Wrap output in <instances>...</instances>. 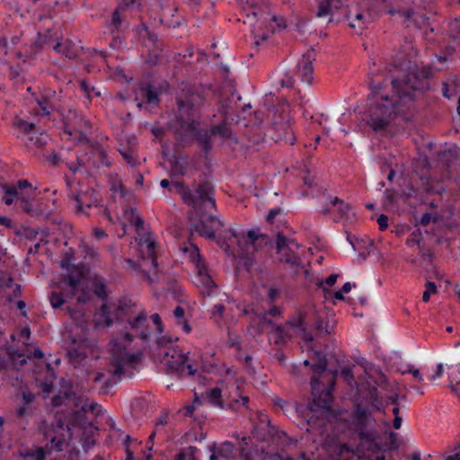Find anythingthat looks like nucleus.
I'll return each mask as SVG.
<instances>
[{"mask_svg":"<svg viewBox=\"0 0 460 460\" xmlns=\"http://www.w3.org/2000/svg\"><path fill=\"white\" fill-rule=\"evenodd\" d=\"M432 75V69L425 66L411 70L402 80L392 79L391 95L383 93V83L372 78L366 123L377 131L387 127L397 116L406 118L414 107L415 92L429 89V79Z\"/></svg>","mask_w":460,"mask_h":460,"instance_id":"nucleus-1","label":"nucleus"},{"mask_svg":"<svg viewBox=\"0 0 460 460\" xmlns=\"http://www.w3.org/2000/svg\"><path fill=\"white\" fill-rule=\"evenodd\" d=\"M116 318L120 322H127L133 333L126 332L122 339L116 337L111 341V360L108 371L116 381L106 380L102 393H107L117 381L122 377H132L139 362L141 354H131L127 351L126 344H129L134 336L146 340L149 333L146 331L147 316L144 312L134 314L126 299L119 300L116 310Z\"/></svg>","mask_w":460,"mask_h":460,"instance_id":"nucleus-2","label":"nucleus"},{"mask_svg":"<svg viewBox=\"0 0 460 460\" xmlns=\"http://www.w3.org/2000/svg\"><path fill=\"white\" fill-rule=\"evenodd\" d=\"M172 184L186 205L195 210L205 211L194 225V230L200 236L214 240L216 231L221 229L224 224L219 218L208 214L216 208L213 186L209 182H203L198 185L193 193L182 181H172Z\"/></svg>","mask_w":460,"mask_h":460,"instance_id":"nucleus-3","label":"nucleus"},{"mask_svg":"<svg viewBox=\"0 0 460 460\" xmlns=\"http://www.w3.org/2000/svg\"><path fill=\"white\" fill-rule=\"evenodd\" d=\"M288 323L294 327L299 328L303 332V341L305 343L303 348H305L308 350H312L314 355L316 357L317 361L312 366L314 374L321 375L323 373L327 368L328 360L323 353L314 349V337L310 332L306 331L305 314L300 312L298 314L297 319L289 321ZM311 387L313 395V406L321 410H328L331 406L332 390L334 387V381H332L328 387L324 388L317 395L316 394L320 390V378L319 376H314L311 378Z\"/></svg>","mask_w":460,"mask_h":460,"instance_id":"nucleus-4","label":"nucleus"},{"mask_svg":"<svg viewBox=\"0 0 460 460\" xmlns=\"http://www.w3.org/2000/svg\"><path fill=\"white\" fill-rule=\"evenodd\" d=\"M337 420L343 423L348 429L356 433L361 444H368L367 454L368 460H385V453L379 445L374 441L373 434L366 430L368 423L373 420L372 414L367 407L361 403H356L349 416H345L340 412Z\"/></svg>","mask_w":460,"mask_h":460,"instance_id":"nucleus-5","label":"nucleus"},{"mask_svg":"<svg viewBox=\"0 0 460 460\" xmlns=\"http://www.w3.org/2000/svg\"><path fill=\"white\" fill-rule=\"evenodd\" d=\"M188 355L189 353H184L174 347L164 348L162 361L167 367L169 373L183 376L187 370L189 376H194L198 370L188 363Z\"/></svg>","mask_w":460,"mask_h":460,"instance_id":"nucleus-6","label":"nucleus"},{"mask_svg":"<svg viewBox=\"0 0 460 460\" xmlns=\"http://www.w3.org/2000/svg\"><path fill=\"white\" fill-rule=\"evenodd\" d=\"M81 282L80 275H66L60 282V292L54 291L49 296V302L53 308H59L66 300L73 298L78 290Z\"/></svg>","mask_w":460,"mask_h":460,"instance_id":"nucleus-7","label":"nucleus"},{"mask_svg":"<svg viewBox=\"0 0 460 460\" xmlns=\"http://www.w3.org/2000/svg\"><path fill=\"white\" fill-rule=\"evenodd\" d=\"M204 102V96L188 85H183L176 97L179 111L185 114H190L192 111L200 108Z\"/></svg>","mask_w":460,"mask_h":460,"instance_id":"nucleus-8","label":"nucleus"},{"mask_svg":"<svg viewBox=\"0 0 460 460\" xmlns=\"http://www.w3.org/2000/svg\"><path fill=\"white\" fill-rule=\"evenodd\" d=\"M231 236L234 237L239 247V256L245 259V265L252 261V256L256 252L255 242L259 235L253 231L250 230L246 234L240 235L235 230H230Z\"/></svg>","mask_w":460,"mask_h":460,"instance_id":"nucleus-9","label":"nucleus"},{"mask_svg":"<svg viewBox=\"0 0 460 460\" xmlns=\"http://www.w3.org/2000/svg\"><path fill=\"white\" fill-rule=\"evenodd\" d=\"M313 317L311 328L316 336L332 334L334 332L336 321L332 315L325 311L313 310Z\"/></svg>","mask_w":460,"mask_h":460,"instance_id":"nucleus-10","label":"nucleus"},{"mask_svg":"<svg viewBox=\"0 0 460 460\" xmlns=\"http://www.w3.org/2000/svg\"><path fill=\"white\" fill-rule=\"evenodd\" d=\"M375 19V14L370 10L350 9L347 14L349 26L358 34L362 31Z\"/></svg>","mask_w":460,"mask_h":460,"instance_id":"nucleus-11","label":"nucleus"},{"mask_svg":"<svg viewBox=\"0 0 460 460\" xmlns=\"http://www.w3.org/2000/svg\"><path fill=\"white\" fill-rule=\"evenodd\" d=\"M290 244L297 246L295 241H288L287 237L281 234H277L276 249L279 260L293 266H298L301 263L300 258L291 251Z\"/></svg>","mask_w":460,"mask_h":460,"instance_id":"nucleus-12","label":"nucleus"},{"mask_svg":"<svg viewBox=\"0 0 460 460\" xmlns=\"http://www.w3.org/2000/svg\"><path fill=\"white\" fill-rule=\"evenodd\" d=\"M69 197L75 202V210L78 213L87 214V209L98 207L97 193L93 189L89 188L80 193L72 191Z\"/></svg>","mask_w":460,"mask_h":460,"instance_id":"nucleus-13","label":"nucleus"},{"mask_svg":"<svg viewBox=\"0 0 460 460\" xmlns=\"http://www.w3.org/2000/svg\"><path fill=\"white\" fill-rule=\"evenodd\" d=\"M65 121V130L69 135L85 134L91 129V123L76 111H69Z\"/></svg>","mask_w":460,"mask_h":460,"instance_id":"nucleus-14","label":"nucleus"},{"mask_svg":"<svg viewBox=\"0 0 460 460\" xmlns=\"http://www.w3.org/2000/svg\"><path fill=\"white\" fill-rule=\"evenodd\" d=\"M197 271V285L200 288L203 296H211L217 289V285L208 274L206 262L203 261L195 265Z\"/></svg>","mask_w":460,"mask_h":460,"instance_id":"nucleus-15","label":"nucleus"},{"mask_svg":"<svg viewBox=\"0 0 460 460\" xmlns=\"http://www.w3.org/2000/svg\"><path fill=\"white\" fill-rule=\"evenodd\" d=\"M314 60V51H308L305 54L302 58L298 61L295 76H296L301 82L310 84L313 81L314 67L313 61Z\"/></svg>","mask_w":460,"mask_h":460,"instance_id":"nucleus-16","label":"nucleus"},{"mask_svg":"<svg viewBox=\"0 0 460 460\" xmlns=\"http://www.w3.org/2000/svg\"><path fill=\"white\" fill-rule=\"evenodd\" d=\"M225 405L226 409L229 408L234 411H238L241 407L246 406L249 402V397L243 395L238 385H232L228 387V394H225Z\"/></svg>","mask_w":460,"mask_h":460,"instance_id":"nucleus-17","label":"nucleus"},{"mask_svg":"<svg viewBox=\"0 0 460 460\" xmlns=\"http://www.w3.org/2000/svg\"><path fill=\"white\" fill-rule=\"evenodd\" d=\"M55 92L46 93L36 98L37 106L34 108V111L37 116L50 119L52 111L56 110V106L52 101Z\"/></svg>","mask_w":460,"mask_h":460,"instance_id":"nucleus-18","label":"nucleus"},{"mask_svg":"<svg viewBox=\"0 0 460 460\" xmlns=\"http://www.w3.org/2000/svg\"><path fill=\"white\" fill-rule=\"evenodd\" d=\"M343 6V0H318L316 16L318 18L329 17V22L332 21L334 13Z\"/></svg>","mask_w":460,"mask_h":460,"instance_id":"nucleus-19","label":"nucleus"},{"mask_svg":"<svg viewBox=\"0 0 460 460\" xmlns=\"http://www.w3.org/2000/svg\"><path fill=\"white\" fill-rule=\"evenodd\" d=\"M273 130L275 132V137H273L275 142L284 141L286 144H295L296 137L288 122L274 123Z\"/></svg>","mask_w":460,"mask_h":460,"instance_id":"nucleus-20","label":"nucleus"},{"mask_svg":"<svg viewBox=\"0 0 460 460\" xmlns=\"http://www.w3.org/2000/svg\"><path fill=\"white\" fill-rule=\"evenodd\" d=\"M52 403L55 407L65 405L69 408L77 407L76 396L71 386L66 387L53 396Z\"/></svg>","mask_w":460,"mask_h":460,"instance_id":"nucleus-21","label":"nucleus"},{"mask_svg":"<svg viewBox=\"0 0 460 460\" xmlns=\"http://www.w3.org/2000/svg\"><path fill=\"white\" fill-rule=\"evenodd\" d=\"M69 360L74 365H80L89 356L95 357L93 355V349L88 346L78 344L75 347L70 349L67 352Z\"/></svg>","mask_w":460,"mask_h":460,"instance_id":"nucleus-22","label":"nucleus"},{"mask_svg":"<svg viewBox=\"0 0 460 460\" xmlns=\"http://www.w3.org/2000/svg\"><path fill=\"white\" fill-rule=\"evenodd\" d=\"M63 426L59 425L57 429L44 432L47 439H49L52 449L59 452L62 451L66 444V438L63 433Z\"/></svg>","mask_w":460,"mask_h":460,"instance_id":"nucleus-23","label":"nucleus"},{"mask_svg":"<svg viewBox=\"0 0 460 460\" xmlns=\"http://www.w3.org/2000/svg\"><path fill=\"white\" fill-rule=\"evenodd\" d=\"M17 199L22 202L34 199L35 189L27 180H20L16 183Z\"/></svg>","mask_w":460,"mask_h":460,"instance_id":"nucleus-24","label":"nucleus"},{"mask_svg":"<svg viewBox=\"0 0 460 460\" xmlns=\"http://www.w3.org/2000/svg\"><path fill=\"white\" fill-rule=\"evenodd\" d=\"M19 456L23 460H46L47 451L42 447L31 446L21 449Z\"/></svg>","mask_w":460,"mask_h":460,"instance_id":"nucleus-25","label":"nucleus"},{"mask_svg":"<svg viewBox=\"0 0 460 460\" xmlns=\"http://www.w3.org/2000/svg\"><path fill=\"white\" fill-rule=\"evenodd\" d=\"M373 7H376V13H388L391 14H394L395 13H399L401 17L404 19L403 22L406 27H410V19L412 15V13L410 10H402V11H394L391 9H387V5L385 0H374L372 4Z\"/></svg>","mask_w":460,"mask_h":460,"instance_id":"nucleus-26","label":"nucleus"},{"mask_svg":"<svg viewBox=\"0 0 460 460\" xmlns=\"http://www.w3.org/2000/svg\"><path fill=\"white\" fill-rule=\"evenodd\" d=\"M204 456L201 448L194 446H190L181 448L178 454H176L174 460H203Z\"/></svg>","mask_w":460,"mask_h":460,"instance_id":"nucleus-27","label":"nucleus"},{"mask_svg":"<svg viewBox=\"0 0 460 460\" xmlns=\"http://www.w3.org/2000/svg\"><path fill=\"white\" fill-rule=\"evenodd\" d=\"M53 49L62 56L74 59L77 57V49L75 45L69 40H66L63 42H58L53 46Z\"/></svg>","mask_w":460,"mask_h":460,"instance_id":"nucleus-28","label":"nucleus"},{"mask_svg":"<svg viewBox=\"0 0 460 460\" xmlns=\"http://www.w3.org/2000/svg\"><path fill=\"white\" fill-rule=\"evenodd\" d=\"M141 247H146V259H143L144 261L146 260L150 261V263L153 265L154 268H156L157 263V257L155 253V241L151 238V235L148 234L140 241Z\"/></svg>","mask_w":460,"mask_h":460,"instance_id":"nucleus-29","label":"nucleus"},{"mask_svg":"<svg viewBox=\"0 0 460 460\" xmlns=\"http://www.w3.org/2000/svg\"><path fill=\"white\" fill-rule=\"evenodd\" d=\"M211 136V131L200 128L193 137V138L199 144L206 156L212 149Z\"/></svg>","mask_w":460,"mask_h":460,"instance_id":"nucleus-30","label":"nucleus"},{"mask_svg":"<svg viewBox=\"0 0 460 460\" xmlns=\"http://www.w3.org/2000/svg\"><path fill=\"white\" fill-rule=\"evenodd\" d=\"M206 399L212 406L226 409L225 396L223 395V391L220 388L214 387L208 391Z\"/></svg>","mask_w":460,"mask_h":460,"instance_id":"nucleus-31","label":"nucleus"},{"mask_svg":"<svg viewBox=\"0 0 460 460\" xmlns=\"http://www.w3.org/2000/svg\"><path fill=\"white\" fill-rule=\"evenodd\" d=\"M140 92L148 104L157 105L160 102L157 90L150 84L141 86Z\"/></svg>","mask_w":460,"mask_h":460,"instance_id":"nucleus-32","label":"nucleus"},{"mask_svg":"<svg viewBox=\"0 0 460 460\" xmlns=\"http://www.w3.org/2000/svg\"><path fill=\"white\" fill-rule=\"evenodd\" d=\"M185 315V310L183 307L178 305L173 310V316L176 319L177 324L180 325L182 329V331L185 333H190L191 332V327L188 323V322L184 318Z\"/></svg>","mask_w":460,"mask_h":460,"instance_id":"nucleus-33","label":"nucleus"},{"mask_svg":"<svg viewBox=\"0 0 460 460\" xmlns=\"http://www.w3.org/2000/svg\"><path fill=\"white\" fill-rule=\"evenodd\" d=\"M210 131L212 135L219 136L223 139H229L232 137L231 128L226 122H222L217 125H213L210 128Z\"/></svg>","mask_w":460,"mask_h":460,"instance_id":"nucleus-34","label":"nucleus"},{"mask_svg":"<svg viewBox=\"0 0 460 460\" xmlns=\"http://www.w3.org/2000/svg\"><path fill=\"white\" fill-rule=\"evenodd\" d=\"M189 247L187 246H184L182 248V251L186 253H189V259L191 263H193L194 265L203 261L204 260L202 259L201 255H200V252H199V247L192 243H189Z\"/></svg>","mask_w":460,"mask_h":460,"instance_id":"nucleus-35","label":"nucleus"},{"mask_svg":"<svg viewBox=\"0 0 460 460\" xmlns=\"http://www.w3.org/2000/svg\"><path fill=\"white\" fill-rule=\"evenodd\" d=\"M331 205L337 207V210L340 214V218H349L351 207L344 200L335 197L332 201Z\"/></svg>","mask_w":460,"mask_h":460,"instance_id":"nucleus-36","label":"nucleus"},{"mask_svg":"<svg viewBox=\"0 0 460 460\" xmlns=\"http://www.w3.org/2000/svg\"><path fill=\"white\" fill-rule=\"evenodd\" d=\"M218 456L227 460H231L234 457L235 448L233 443L225 441L220 444L218 447Z\"/></svg>","mask_w":460,"mask_h":460,"instance_id":"nucleus-37","label":"nucleus"},{"mask_svg":"<svg viewBox=\"0 0 460 460\" xmlns=\"http://www.w3.org/2000/svg\"><path fill=\"white\" fill-rule=\"evenodd\" d=\"M2 189L4 191V196L3 198L4 202L10 206L12 205L15 199H17V190H16V185H7L4 184L2 185Z\"/></svg>","mask_w":460,"mask_h":460,"instance_id":"nucleus-38","label":"nucleus"},{"mask_svg":"<svg viewBox=\"0 0 460 460\" xmlns=\"http://www.w3.org/2000/svg\"><path fill=\"white\" fill-rule=\"evenodd\" d=\"M180 129L193 137L200 128H199V122L196 120H182Z\"/></svg>","mask_w":460,"mask_h":460,"instance_id":"nucleus-39","label":"nucleus"},{"mask_svg":"<svg viewBox=\"0 0 460 460\" xmlns=\"http://www.w3.org/2000/svg\"><path fill=\"white\" fill-rule=\"evenodd\" d=\"M121 12V10L116 8L112 13L111 23L109 24L110 27H112L111 29V33H113L115 31H118L122 23L123 18L120 13Z\"/></svg>","mask_w":460,"mask_h":460,"instance_id":"nucleus-40","label":"nucleus"},{"mask_svg":"<svg viewBox=\"0 0 460 460\" xmlns=\"http://www.w3.org/2000/svg\"><path fill=\"white\" fill-rule=\"evenodd\" d=\"M137 33L141 39H147L151 43H155L157 40V36L151 32L144 24L137 28Z\"/></svg>","mask_w":460,"mask_h":460,"instance_id":"nucleus-41","label":"nucleus"},{"mask_svg":"<svg viewBox=\"0 0 460 460\" xmlns=\"http://www.w3.org/2000/svg\"><path fill=\"white\" fill-rule=\"evenodd\" d=\"M450 37L455 42H460V18L450 23Z\"/></svg>","mask_w":460,"mask_h":460,"instance_id":"nucleus-42","label":"nucleus"},{"mask_svg":"<svg viewBox=\"0 0 460 460\" xmlns=\"http://www.w3.org/2000/svg\"><path fill=\"white\" fill-rule=\"evenodd\" d=\"M120 155L124 158V160L130 164L131 166H136L137 164V160L134 155V152L128 148L124 150H119Z\"/></svg>","mask_w":460,"mask_h":460,"instance_id":"nucleus-43","label":"nucleus"},{"mask_svg":"<svg viewBox=\"0 0 460 460\" xmlns=\"http://www.w3.org/2000/svg\"><path fill=\"white\" fill-rule=\"evenodd\" d=\"M437 292V286L434 282L428 281L426 283V290L423 292L422 300L424 302L429 301L430 295Z\"/></svg>","mask_w":460,"mask_h":460,"instance_id":"nucleus-44","label":"nucleus"},{"mask_svg":"<svg viewBox=\"0 0 460 460\" xmlns=\"http://www.w3.org/2000/svg\"><path fill=\"white\" fill-rule=\"evenodd\" d=\"M16 127L24 133H29L34 129V123L25 121L23 119H19L15 122Z\"/></svg>","mask_w":460,"mask_h":460,"instance_id":"nucleus-45","label":"nucleus"},{"mask_svg":"<svg viewBox=\"0 0 460 460\" xmlns=\"http://www.w3.org/2000/svg\"><path fill=\"white\" fill-rule=\"evenodd\" d=\"M93 291L95 295L101 298H105L107 296L106 285L103 282H95Z\"/></svg>","mask_w":460,"mask_h":460,"instance_id":"nucleus-46","label":"nucleus"},{"mask_svg":"<svg viewBox=\"0 0 460 460\" xmlns=\"http://www.w3.org/2000/svg\"><path fill=\"white\" fill-rule=\"evenodd\" d=\"M338 277V274L333 273L328 276L324 281L321 280L318 281L316 284L319 288H323V290H325L323 285L325 284L328 287H332L336 283Z\"/></svg>","mask_w":460,"mask_h":460,"instance_id":"nucleus-47","label":"nucleus"},{"mask_svg":"<svg viewBox=\"0 0 460 460\" xmlns=\"http://www.w3.org/2000/svg\"><path fill=\"white\" fill-rule=\"evenodd\" d=\"M420 231H414L411 233V236L407 239L406 241V244L409 246V247H413L415 244L419 245L420 244Z\"/></svg>","mask_w":460,"mask_h":460,"instance_id":"nucleus-48","label":"nucleus"},{"mask_svg":"<svg viewBox=\"0 0 460 460\" xmlns=\"http://www.w3.org/2000/svg\"><path fill=\"white\" fill-rule=\"evenodd\" d=\"M101 317L103 318V324L109 327L112 323L111 318L108 315V307L104 304L101 307Z\"/></svg>","mask_w":460,"mask_h":460,"instance_id":"nucleus-49","label":"nucleus"},{"mask_svg":"<svg viewBox=\"0 0 460 460\" xmlns=\"http://www.w3.org/2000/svg\"><path fill=\"white\" fill-rule=\"evenodd\" d=\"M137 4V0H121V2L118 4L117 8L121 10L122 12L134 8Z\"/></svg>","mask_w":460,"mask_h":460,"instance_id":"nucleus-50","label":"nucleus"},{"mask_svg":"<svg viewBox=\"0 0 460 460\" xmlns=\"http://www.w3.org/2000/svg\"><path fill=\"white\" fill-rule=\"evenodd\" d=\"M172 170L174 173L184 175L186 173V166L179 161H175L172 164Z\"/></svg>","mask_w":460,"mask_h":460,"instance_id":"nucleus-51","label":"nucleus"},{"mask_svg":"<svg viewBox=\"0 0 460 460\" xmlns=\"http://www.w3.org/2000/svg\"><path fill=\"white\" fill-rule=\"evenodd\" d=\"M224 311H225L224 305H222V304L215 305L213 312H212V317H214L216 321L220 320L222 318Z\"/></svg>","mask_w":460,"mask_h":460,"instance_id":"nucleus-52","label":"nucleus"},{"mask_svg":"<svg viewBox=\"0 0 460 460\" xmlns=\"http://www.w3.org/2000/svg\"><path fill=\"white\" fill-rule=\"evenodd\" d=\"M31 200H28V201H24V202H22L21 203V208L22 209V211H24L26 214L30 215V216H36L37 215V212L35 211V209L33 208L32 205L31 204L30 202Z\"/></svg>","mask_w":460,"mask_h":460,"instance_id":"nucleus-53","label":"nucleus"},{"mask_svg":"<svg viewBox=\"0 0 460 460\" xmlns=\"http://www.w3.org/2000/svg\"><path fill=\"white\" fill-rule=\"evenodd\" d=\"M376 392H377L376 388H373L372 392L370 393V396L372 399L370 404L376 410L380 411L382 409V402L378 401V399L376 398Z\"/></svg>","mask_w":460,"mask_h":460,"instance_id":"nucleus-54","label":"nucleus"},{"mask_svg":"<svg viewBox=\"0 0 460 460\" xmlns=\"http://www.w3.org/2000/svg\"><path fill=\"white\" fill-rule=\"evenodd\" d=\"M97 155H98V157H99L100 162H101L102 164H103V165H105L107 167L111 166V163L110 162L109 157L107 155V153L105 152L104 149H102V148L99 149L97 151Z\"/></svg>","mask_w":460,"mask_h":460,"instance_id":"nucleus-55","label":"nucleus"},{"mask_svg":"<svg viewBox=\"0 0 460 460\" xmlns=\"http://www.w3.org/2000/svg\"><path fill=\"white\" fill-rule=\"evenodd\" d=\"M269 326H273L271 320L268 319L267 314L260 317L259 327L261 331H266Z\"/></svg>","mask_w":460,"mask_h":460,"instance_id":"nucleus-56","label":"nucleus"},{"mask_svg":"<svg viewBox=\"0 0 460 460\" xmlns=\"http://www.w3.org/2000/svg\"><path fill=\"white\" fill-rule=\"evenodd\" d=\"M377 224L381 231H385L388 227V217L385 214H381L377 217Z\"/></svg>","mask_w":460,"mask_h":460,"instance_id":"nucleus-57","label":"nucleus"},{"mask_svg":"<svg viewBox=\"0 0 460 460\" xmlns=\"http://www.w3.org/2000/svg\"><path fill=\"white\" fill-rule=\"evenodd\" d=\"M341 375L345 378L348 383H351L354 380L353 372L349 367H343L341 371Z\"/></svg>","mask_w":460,"mask_h":460,"instance_id":"nucleus-58","label":"nucleus"},{"mask_svg":"<svg viewBox=\"0 0 460 460\" xmlns=\"http://www.w3.org/2000/svg\"><path fill=\"white\" fill-rule=\"evenodd\" d=\"M9 356L13 360L20 359V364L22 366L26 363V359L24 358L23 354L19 353L16 350H10Z\"/></svg>","mask_w":460,"mask_h":460,"instance_id":"nucleus-59","label":"nucleus"},{"mask_svg":"<svg viewBox=\"0 0 460 460\" xmlns=\"http://www.w3.org/2000/svg\"><path fill=\"white\" fill-rule=\"evenodd\" d=\"M280 213H281V209L279 208H274L270 209L266 217L267 221L270 224H272L276 216L279 215Z\"/></svg>","mask_w":460,"mask_h":460,"instance_id":"nucleus-60","label":"nucleus"},{"mask_svg":"<svg viewBox=\"0 0 460 460\" xmlns=\"http://www.w3.org/2000/svg\"><path fill=\"white\" fill-rule=\"evenodd\" d=\"M48 160L54 166H57L59 164L63 163V159L61 158V156L56 153L49 155Z\"/></svg>","mask_w":460,"mask_h":460,"instance_id":"nucleus-61","label":"nucleus"},{"mask_svg":"<svg viewBox=\"0 0 460 460\" xmlns=\"http://www.w3.org/2000/svg\"><path fill=\"white\" fill-rule=\"evenodd\" d=\"M194 410H195L194 405L190 404V405L184 406L182 409L180 410V412L181 413L182 416L191 417L193 415Z\"/></svg>","mask_w":460,"mask_h":460,"instance_id":"nucleus-62","label":"nucleus"},{"mask_svg":"<svg viewBox=\"0 0 460 460\" xmlns=\"http://www.w3.org/2000/svg\"><path fill=\"white\" fill-rule=\"evenodd\" d=\"M85 256L93 260H98L100 257L98 251L93 247H86Z\"/></svg>","mask_w":460,"mask_h":460,"instance_id":"nucleus-63","label":"nucleus"},{"mask_svg":"<svg viewBox=\"0 0 460 460\" xmlns=\"http://www.w3.org/2000/svg\"><path fill=\"white\" fill-rule=\"evenodd\" d=\"M80 87L84 92V93L88 96V98H91L92 92L94 91L93 88L90 87L86 81L82 80L80 81Z\"/></svg>","mask_w":460,"mask_h":460,"instance_id":"nucleus-64","label":"nucleus"}]
</instances>
